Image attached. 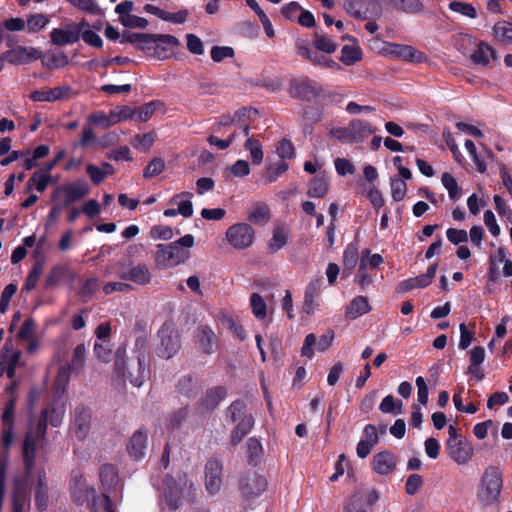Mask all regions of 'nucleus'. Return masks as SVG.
<instances>
[{"label": "nucleus", "mask_w": 512, "mask_h": 512, "mask_svg": "<svg viewBox=\"0 0 512 512\" xmlns=\"http://www.w3.org/2000/svg\"><path fill=\"white\" fill-rule=\"evenodd\" d=\"M136 361L127 363L126 346L121 345L115 352L114 368L118 374L127 378L134 387H140L150 374V346L146 336L136 338L134 345Z\"/></svg>", "instance_id": "1"}, {"label": "nucleus", "mask_w": 512, "mask_h": 512, "mask_svg": "<svg viewBox=\"0 0 512 512\" xmlns=\"http://www.w3.org/2000/svg\"><path fill=\"white\" fill-rule=\"evenodd\" d=\"M195 243L194 236L186 234L169 244H158L155 263L161 269L176 267L190 258L189 248Z\"/></svg>", "instance_id": "2"}, {"label": "nucleus", "mask_w": 512, "mask_h": 512, "mask_svg": "<svg viewBox=\"0 0 512 512\" xmlns=\"http://www.w3.org/2000/svg\"><path fill=\"white\" fill-rule=\"evenodd\" d=\"M503 488V474L499 467L485 468L477 490V499L485 506L497 504L500 501Z\"/></svg>", "instance_id": "3"}, {"label": "nucleus", "mask_w": 512, "mask_h": 512, "mask_svg": "<svg viewBox=\"0 0 512 512\" xmlns=\"http://www.w3.org/2000/svg\"><path fill=\"white\" fill-rule=\"evenodd\" d=\"M448 433L446 451L450 459L458 465L469 463L474 455L472 443L463 438L453 424H449Z\"/></svg>", "instance_id": "4"}, {"label": "nucleus", "mask_w": 512, "mask_h": 512, "mask_svg": "<svg viewBox=\"0 0 512 512\" xmlns=\"http://www.w3.org/2000/svg\"><path fill=\"white\" fill-rule=\"evenodd\" d=\"M288 93L293 99L302 102L315 100L316 104H318L321 96L324 95V87L308 76H303L292 78L289 81Z\"/></svg>", "instance_id": "5"}, {"label": "nucleus", "mask_w": 512, "mask_h": 512, "mask_svg": "<svg viewBox=\"0 0 512 512\" xmlns=\"http://www.w3.org/2000/svg\"><path fill=\"white\" fill-rule=\"evenodd\" d=\"M47 418H31L29 431L23 445V456L28 472L32 469L38 442L45 436Z\"/></svg>", "instance_id": "6"}, {"label": "nucleus", "mask_w": 512, "mask_h": 512, "mask_svg": "<svg viewBox=\"0 0 512 512\" xmlns=\"http://www.w3.org/2000/svg\"><path fill=\"white\" fill-rule=\"evenodd\" d=\"M160 344L157 355L164 359L173 358L181 348V337L172 322H165L158 330Z\"/></svg>", "instance_id": "7"}, {"label": "nucleus", "mask_w": 512, "mask_h": 512, "mask_svg": "<svg viewBox=\"0 0 512 512\" xmlns=\"http://www.w3.org/2000/svg\"><path fill=\"white\" fill-rule=\"evenodd\" d=\"M89 192L90 188L88 183L83 179H79L69 184L55 187L51 193V201L56 202L63 195L64 206L69 207L71 204L85 198Z\"/></svg>", "instance_id": "8"}, {"label": "nucleus", "mask_w": 512, "mask_h": 512, "mask_svg": "<svg viewBox=\"0 0 512 512\" xmlns=\"http://www.w3.org/2000/svg\"><path fill=\"white\" fill-rule=\"evenodd\" d=\"M346 13L358 20L380 18L382 7L378 0H344Z\"/></svg>", "instance_id": "9"}, {"label": "nucleus", "mask_w": 512, "mask_h": 512, "mask_svg": "<svg viewBox=\"0 0 512 512\" xmlns=\"http://www.w3.org/2000/svg\"><path fill=\"white\" fill-rule=\"evenodd\" d=\"M225 238L234 249L244 250L254 243L255 230L248 223H236L226 230Z\"/></svg>", "instance_id": "10"}, {"label": "nucleus", "mask_w": 512, "mask_h": 512, "mask_svg": "<svg viewBox=\"0 0 512 512\" xmlns=\"http://www.w3.org/2000/svg\"><path fill=\"white\" fill-rule=\"evenodd\" d=\"M89 24L82 20L79 23H68L64 28H54L50 32V41L57 46L74 44L79 41L82 28Z\"/></svg>", "instance_id": "11"}, {"label": "nucleus", "mask_w": 512, "mask_h": 512, "mask_svg": "<svg viewBox=\"0 0 512 512\" xmlns=\"http://www.w3.org/2000/svg\"><path fill=\"white\" fill-rule=\"evenodd\" d=\"M222 482V463L216 458L209 459L204 468V484L207 492L211 495L218 493L222 487Z\"/></svg>", "instance_id": "12"}, {"label": "nucleus", "mask_w": 512, "mask_h": 512, "mask_svg": "<svg viewBox=\"0 0 512 512\" xmlns=\"http://www.w3.org/2000/svg\"><path fill=\"white\" fill-rule=\"evenodd\" d=\"M379 498L375 489H359L351 496L344 512H367L366 507L373 506Z\"/></svg>", "instance_id": "13"}, {"label": "nucleus", "mask_w": 512, "mask_h": 512, "mask_svg": "<svg viewBox=\"0 0 512 512\" xmlns=\"http://www.w3.org/2000/svg\"><path fill=\"white\" fill-rule=\"evenodd\" d=\"M195 347L203 354H213L218 349V338L214 331L207 325H200L193 335Z\"/></svg>", "instance_id": "14"}, {"label": "nucleus", "mask_w": 512, "mask_h": 512, "mask_svg": "<svg viewBox=\"0 0 512 512\" xmlns=\"http://www.w3.org/2000/svg\"><path fill=\"white\" fill-rule=\"evenodd\" d=\"M42 52L33 47L17 46L4 52L0 59L13 65L28 64L41 58Z\"/></svg>", "instance_id": "15"}, {"label": "nucleus", "mask_w": 512, "mask_h": 512, "mask_svg": "<svg viewBox=\"0 0 512 512\" xmlns=\"http://www.w3.org/2000/svg\"><path fill=\"white\" fill-rule=\"evenodd\" d=\"M73 95V89L69 85L35 90L31 92L30 99L35 102H55L59 100L70 99Z\"/></svg>", "instance_id": "16"}, {"label": "nucleus", "mask_w": 512, "mask_h": 512, "mask_svg": "<svg viewBox=\"0 0 512 512\" xmlns=\"http://www.w3.org/2000/svg\"><path fill=\"white\" fill-rule=\"evenodd\" d=\"M436 272L437 264L435 263L427 268L426 273L400 281L396 286V292L406 293L415 288H426L432 283Z\"/></svg>", "instance_id": "17"}, {"label": "nucleus", "mask_w": 512, "mask_h": 512, "mask_svg": "<svg viewBox=\"0 0 512 512\" xmlns=\"http://www.w3.org/2000/svg\"><path fill=\"white\" fill-rule=\"evenodd\" d=\"M267 488L266 479L256 472L249 471L240 479V490L247 497L260 495Z\"/></svg>", "instance_id": "18"}, {"label": "nucleus", "mask_w": 512, "mask_h": 512, "mask_svg": "<svg viewBox=\"0 0 512 512\" xmlns=\"http://www.w3.org/2000/svg\"><path fill=\"white\" fill-rule=\"evenodd\" d=\"M148 433L145 429L136 430L126 444L128 455L135 461L142 460L146 455Z\"/></svg>", "instance_id": "19"}, {"label": "nucleus", "mask_w": 512, "mask_h": 512, "mask_svg": "<svg viewBox=\"0 0 512 512\" xmlns=\"http://www.w3.org/2000/svg\"><path fill=\"white\" fill-rule=\"evenodd\" d=\"M333 339L334 331L332 330H328L326 333L321 335L318 341L316 336L313 333H310L305 337L301 348V354L308 358H312L314 356L313 346L316 345L318 351L324 352L331 346Z\"/></svg>", "instance_id": "20"}, {"label": "nucleus", "mask_w": 512, "mask_h": 512, "mask_svg": "<svg viewBox=\"0 0 512 512\" xmlns=\"http://www.w3.org/2000/svg\"><path fill=\"white\" fill-rule=\"evenodd\" d=\"M297 54L307 60H309L312 64L325 67V68H339L338 63L333 61L332 59L327 58L325 55L321 54V51L310 48L303 41H298L296 43Z\"/></svg>", "instance_id": "21"}, {"label": "nucleus", "mask_w": 512, "mask_h": 512, "mask_svg": "<svg viewBox=\"0 0 512 512\" xmlns=\"http://www.w3.org/2000/svg\"><path fill=\"white\" fill-rule=\"evenodd\" d=\"M386 52L397 58L410 62H421L424 58V54L410 45L397 44V43H386Z\"/></svg>", "instance_id": "22"}, {"label": "nucleus", "mask_w": 512, "mask_h": 512, "mask_svg": "<svg viewBox=\"0 0 512 512\" xmlns=\"http://www.w3.org/2000/svg\"><path fill=\"white\" fill-rule=\"evenodd\" d=\"M227 389L225 386H216L209 389L205 396L199 401V411L201 413L212 412L219 403L226 397Z\"/></svg>", "instance_id": "23"}, {"label": "nucleus", "mask_w": 512, "mask_h": 512, "mask_svg": "<svg viewBox=\"0 0 512 512\" xmlns=\"http://www.w3.org/2000/svg\"><path fill=\"white\" fill-rule=\"evenodd\" d=\"M397 465L396 457L389 451H382L373 456L372 468L379 475L391 474Z\"/></svg>", "instance_id": "24"}, {"label": "nucleus", "mask_w": 512, "mask_h": 512, "mask_svg": "<svg viewBox=\"0 0 512 512\" xmlns=\"http://www.w3.org/2000/svg\"><path fill=\"white\" fill-rule=\"evenodd\" d=\"M95 490L90 487L82 476H75L71 484V497L77 504H83L89 501L90 497L94 498Z\"/></svg>", "instance_id": "25"}, {"label": "nucleus", "mask_w": 512, "mask_h": 512, "mask_svg": "<svg viewBox=\"0 0 512 512\" xmlns=\"http://www.w3.org/2000/svg\"><path fill=\"white\" fill-rule=\"evenodd\" d=\"M498 58L496 50L484 41H480L471 54L470 59L476 65L487 67L490 63V59L496 60Z\"/></svg>", "instance_id": "26"}, {"label": "nucleus", "mask_w": 512, "mask_h": 512, "mask_svg": "<svg viewBox=\"0 0 512 512\" xmlns=\"http://www.w3.org/2000/svg\"><path fill=\"white\" fill-rule=\"evenodd\" d=\"M120 278L144 286L151 281V273L145 264H138L122 272Z\"/></svg>", "instance_id": "27"}, {"label": "nucleus", "mask_w": 512, "mask_h": 512, "mask_svg": "<svg viewBox=\"0 0 512 512\" xmlns=\"http://www.w3.org/2000/svg\"><path fill=\"white\" fill-rule=\"evenodd\" d=\"M191 486V482L185 480L183 486L175 484L174 481L167 482V487L164 490V497L166 504L172 509L176 510L180 506V499L183 490Z\"/></svg>", "instance_id": "28"}, {"label": "nucleus", "mask_w": 512, "mask_h": 512, "mask_svg": "<svg viewBox=\"0 0 512 512\" xmlns=\"http://www.w3.org/2000/svg\"><path fill=\"white\" fill-rule=\"evenodd\" d=\"M349 123L354 143H362L370 135L375 133V129L365 120L353 119Z\"/></svg>", "instance_id": "29"}, {"label": "nucleus", "mask_w": 512, "mask_h": 512, "mask_svg": "<svg viewBox=\"0 0 512 512\" xmlns=\"http://www.w3.org/2000/svg\"><path fill=\"white\" fill-rule=\"evenodd\" d=\"M322 280L316 279L311 281L304 293L303 310L307 314H312L315 310V299L319 296L321 291Z\"/></svg>", "instance_id": "30"}, {"label": "nucleus", "mask_w": 512, "mask_h": 512, "mask_svg": "<svg viewBox=\"0 0 512 512\" xmlns=\"http://www.w3.org/2000/svg\"><path fill=\"white\" fill-rule=\"evenodd\" d=\"M70 276V270L66 265H55L45 278L44 288L46 290L55 288L61 281Z\"/></svg>", "instance_id": "31"}, {"label": "nucleus", "mask_w": 512, "mask_h": 512, "mask_svg": "<svg viewBox=\"0 0 512 512\" xmlns=\"http://www.w3.org/2000/svg\"><path fill=\"white\" fill-rule=\"evenodd\" d=\"M371 307L368 298L365 296L355 297L349 304L346 310V315L350 319H356L364 314L370 312Z\"/></svg>", "instance_id": "32"}, {"label": "nucleus", "mask_w": 512, "mask_h": 512, "mask_svg": "<svg viewBox=\"0 0 512 512\" xmlns=\"http://www.w3.org/2000/svg\"><path fill=\"white\" fill-rule=\"evenodd\" d=\"M140 36H144L139 38V42L136 45L138 50L143 51L146 55L152 56V52L154 50V43L156 41V37H160V40L163 43L173 42L172 38L164 36L163 34H151V33H141Z\"/></svg>", "instance_id": "33"}, {"label": "nucleus", "mask_w": 512, "mask_h": 512, "mask_svg": "<svg viewBox=\"0 0 512 512\" xmlns=\"http://www.w3.org/2000/svg\"><path fill=\"white\" fill-rule=\"evenodd\" d=\"M140 36H144L139 38V42L136 45L138 50L143 51L146 55L152 56V52L154 50V43L156 41V37H160V40L163 43L173 42L172 38L164 36L163 34H151V33H141Z\"/></svg>", "instance_id": "34"}, {"label": "nucleus", "mask_w": 512, "mask_h": 512, "mask_svg": "<svg viewBox=\"0 0 512 512\" xmlns=\"http://www.w3.org/2000/svg\"><path fill=\"white\" fill-rule=\"evenodd\" d=\"M328 190L329 184L326 176L319 174L309 182L307 195L311 198H323L328 193Z\"/></svg>", "instance_id": "35"}, {"label": "nucleus", "mask_w": 512, "mask_h": 512, "mask_svg": "<svg viewBox=\"0 0 512 512\" xmlns=\"http://www.w3.org/2000/svg\"><path fill=\"white\" fill-rule=\"evenodd\" d=\"M52 182V176L46 173L43 169L35 171L27 182V189H36L38 192L43 193L48 185Z\"/></svg>", "instance_id": "36"}, {"label": "nucleus", "mask_w": 512, "mask_h": 512, "mask_svg": "<svg viewBox=\"0 0 512 512\" xmlns=\"http://www.w3.org/2000/svg\"><path fill=\"white\" fill-rule=\"evenodd\" d=\"M193 196L190 192H182L176 194L170 200V203L177 204L178 214L182 215L185 218L191 217L193 215V204L189 200Z\"/></svg>", "instance_id": "37"}, {"label": "nucleus", "mask_w": 512, "mask_h": 512, "mask_svg": "<svg viewBox=\"0 0 512 512\" xmlns=\"http://www.w3.org/2000/svg\"><path fill=\"white\" fill-rule=\"evenodd\" d=\"M163 35L167 36L169 38H172L173 42L163 43L160 40V37H156V41L154 43V50L152 52L151 57L160 59V60L168 58L171 49L174 47H177L180 44L177 37L170 35V34H163Z\"/></svg>", "instance_id": "38"}, {"label": "nucleus", "mask_w": 512, "mask_h": 512, "mask_svg": "<svg viewBox=\"0 0 512 512\" xmlns=\"http://www.w3.org/2000/svg\"><path fill=\"white\" fill-rule=\"evenodd\" d=\"M379 410L383 414L401 415L404 413V405L401 399H397L393 395H387L382 399Z\"/></svg>", "instance_id": "39"}, {"label": "nucleus", "mask_w": 512, "mask_h": 512, "mask_svg": "<svg viewBox=\"0 0 512 512\" xmlns=\"http://www.w3.org/2000/svg\"><path fill=\"white\" fill-rule=\"evenodd\" d=\"M397 11L407 14H417L423 11V4L420 0H387Z\"/></svg>", "instance_id": "40"}, {"label": "nucleus", "mask_w": 512, "mask_h": 512, "mask_svg": "<svg viewBox=\"0 0 512 512\" xmlns=\"http://www.w3.org/2000/svg\"><path fill=\"white\" fill-rule=\"evenodd\" d=\"M495 39L502 44L512 43V23L508 21H499L493 27Z\"/></svg>", "instance_id": "41"}, {"label": "nucleus", "mask_w": 512, "mask_h": 512, "mask_svg": "<svg viewBox=\"0 0 512 512\" xmlns=\"http://www.w3.org/2000/svg\"><path fill=\"white\" fill-rule=\"evenodd\" d=\"M313 46L316 50L327 54L334 53L338 48V44L334 42L330 37L322 35L318 32L314 33Z\"/></svg>", "instance_id": "42"}, {"label": "nucleus", "mask_w": 512, "mask_h": 512, "mask_svg": "<svg viewBox=\"0 0 512 512\" xmlns=\"http://www.w3.org/2000/svg\"><path fill=\"white\" fill-rule=\"evenodd\" d=\"M288 242V234L283 227H276L273 230V236L268 242V250L275 253L282 249Z\"/></svg>", "instance_id": "43"}, {"label": "nucleus", "mask_w": 512, "mask_h": 512, "mask_svg": "<svg viewBox=\"0 0 512 512\" xmlns=\"http://www.w3.org/2000/svg\"><path fill=\"white\" fill-rule=\"evenodd\" d=\"M269 219L270 210L264 203H257L248 214V220L253 224L267 223Z\"/></svg>", "instance_id": "44"}, {"label": "nucleus", "mask_w": 512, "mask_h": 512, "mask_svg": "<svg viewBox=\"0 0 512 512\" xmlns=\"http://www.w3.org/2000/svg\"><path fill=\"white\" fill-rule=\"evenodd\" d=\"M362 59V51L358 46L345 45L341 50L340 61L346 65L351 66Z\"/></svg>", "instance_id": "45"}, {"label": "nucleus", "mask_w": 512, "mask_h": 512, "mask_svg": "<svg viewBox=\"0 0 512 512\" xmlns=\"http://www.w3.org/2000/svg\"><path fill=\"white\" fill-rule=\"evenodd\" d=\"M244 148L250 152L251 161L254 165H259L263 161L264 153L259 140L254 137H248L244 143Z\"/></svg>", "instance_id": "46"}, {"label": "nucleus", "mask_w": 512, "mask_h": 512, "mask_svg": "<svg viewBox=\"0 0 512 512\" xmlns=\"http://www.w3.org/2000/svg\"><path fill=\"white\" fill-rule=\"evenodd\" d=\"M16 383H12L5 389L3 411L1 416H14L15 404H16Z\"/></svg>", "instance_id": "47"}, {"label": "nucleus", "mask_w": 512, "mask_h": 512, "mask_svg": "<svg viewBox=\"0 0 512 512\" xmlns=\"http://www.w3.org/2000/svg\"><path fill=\"white\" fill-rule=\"evenodd\" d=\"M177 391L187 398L196 397L198 394L196 381L191 375L181 377L178 381Z\"/></svg>", "instance_id": "48"}, {"label": "nucleus", "mask_w": 512, "mask_h": 512, "mask_svg": "<svg viewBox=\"0 0 512 512\" xmlns=\"http://www.w3.org/2000/svg\"><path fill=\"white\" fill-rule=\"evenodd\" d=\"M43 269H44V261L43 260H39L33 264L31 270L29 271V273L26 277L24 287H23L24 290L31 291L36 288L39 278L43 273Z\"/></svg>", "instance_id": "49"}, {"label": "nucleus", "mask_w": 512, "mask_h": 512, "mask_svg": "<svg viewBox=\"0 0 512 512\" xmlns=\"http://www.w3.org/2000/svg\"><path fill=\"white\" fill-rule=\"evenodd\" d=\"M163 106V103L159 100H153L148 103L143 104L142 106L135 108L136 117L135 120L139 122H147L157 108Z\"/></svg>", "instance_id": "50"}, {"label": "nucleus", "mask_w": 512, "mask_h": 512, "mask_svg": "<svg viewBox=\"0 0 512 512\" xmlns=\"http://www.w3.org/2000/svg\"><path fill=\"white\" fill-rule=\"evenodd\" d=\"M247 5L258 15L263 25L266 35L271 38L275 35L271 21L265 12L261 9L256 0H246Z\"/></svg>", "instance_id": "51"}, {"label": "nucleus", "mask_w": 512, "mask_h": 512, "mask_svg": "<svg viewBox=\"0 0 512 512\" xmlns=\"http://www.w3.org/2000/svg\"><path fill=\"white\" fill-rule=\"evenodd\" d=\"M72 370L73 369L71 368V366L67 365V364L61 366L58 369V372H57V375H56V378L54 381V386H55L57 394L65 392L66 387L70 380V375H71Z\"/></svg>", "instance_id": "52"}, {"label": "nucleus", "mask_w": 512, "mask_h": 512, "mask_svg": "<svg viewBox=\"0 0 512 512\" xmlns=\"http://www.w3.org/2000/svg\"><path fill=\"white\" fill-rule=\"evenodd\" d=\"M386 429L385 425H367L364 428L362 440L369 445L375 446L378 443L379 436L386 434Z\"/></svg>", "instance_id": "53"}, {"label": "nucleus", "mask_w": 512, "mask_h": 512, "mask_svg": "<svg viewBox=\"0 0 512 512\" xmlns=\"http://www.w3.org/2000/svg\"><path fill=\"white\" fill-rule=\"evenodd\" d=\"M94 354L98 360L108 363L112 360V344L110 340L95 341Z\"/></svg>", "instance_id": "54"}, {"label": "nucleus", "mask_w": 512, "mask_h": 512, "mask_svg": "<svg viewBox=\"0 0 512 512\" xmlns=\"http://www.w3.org/2000/svg\"><path fill=\"white\" fill-rule=\"evenodd\" d=\"M323 107L319 104L316 106H305L301 111V117L304 122L316 124L323 119Z\"/></svg>", "instance_id": "55"}, {"label": "nucleus", "mask_w": 512, "mask_h": 512, "mask_svg": "<svg viewBox=\"0 0 512 512\" xmlns=\"http://www.w3.org/2000/svg\"><path fill=\"white\" fill-rule=\"evenodd\" d=\"M110 115L112 116V123L117 124L121 121L135 119L136 111L135 108L123 105L117 106L114 109L110 110Z\"/></svg>", "instance_id": "56"}, {"label": "nucleus", "mask_w": 512, "mask_h": 512, "mask_svg": "<svg viewBox=\"0 0 512 512\" xmlns=\"http://www.w3.org/2000/svg\"><path fill=\"white\" fill-rule=\"evenodd\" d=\"M100 479L105 489H111L118 482V475L114 466L107 464L101 468Z\"/></svg>", "instance_id": "57"}, {"label": "nucleus", "mask_w": 512, "mask_h": 512, "mask_svg": "<svg viewBox=\"0 0 512 512\" xmlns=\"http://www.w3.org/2000/svg\"><path fill=\"white\" fill-rule=\"evenodd\" d=\"M252 313L259 320H264L267 316V306L263 297L258 293H253L250 297Z\"/></svg>", "instance_id": "58"}, {"label": "nucleus", "mask_w": 512, "mask_h": 512, "mask_svg": "<svg viewBox=\"0 0 512 512\" xmlns=\"http://www.w3.org/2000/svg\"><path fill=\"white\" fill-rule=\"evenodd\" d=\"M359 259L358 248L355 244H348L344 250L343 264L344 269L351 272L357 265Z\"/></svg>", "instance_id": "59"}, {"label": "nucleus", "mask_w": 512, "mask_h": 512, "mask_svg": "<svg viewBox=\"0 0 512 512\" xmlns=\"http://www.w3.org/2000/svg\"><path fill=\"white\" fill-rule=\"evenodd\" d=\"M156 135L154 132L144 133V134H137L134 136L132 140V145L134 148L146 152L148 151L154 141H155Z\"/></svg>", "instance_id": "60"}, {"label": "nucleus", "mask_w": 512, "mask_h": 512, "mask_svg": "<svg viewBox=\"0 0 512 512\" xmlns=\"http://www.w3.org/2000/svg\"><path fill=\"white\" fill-rule=\"evenodd\" d=\"M289 166L285 161H280L267 166L265 180L267 183L275 182L279 176L283 175Z\"/></svg>", "instance_id": "61"}, {"label": "nucleus", "mask_w": 512, "mask_h": 512, "mask_svg": "<svg viewBox=\"0 0 512 512\" xmlns=\"http://www.w3.org/2000/svg\"><path fill=\"white\" fill-rule=\"evenodd\" d=\"M449 9L455 13H459L471 19L477 18V11L475 7L466 2L452 1L448 5Z\"/></svg>", "instance_id": "62"}, {"label": "nucleus", "mask_w": 512, "mask_h": 512, "mask_svg": "<svg viewBox=\"0 0 512 512\" xmlns=\"http://www.w3.org/2000/svg\"><path fill=\"white\" fill-rule=\"evenodd\" d=\"M253 426V418H242L232 433L231 441L238 444Z\"/></svg>", "instance_id": "63"}, {"label": "nucleus", "mask_w": 512, "mask_h": 512, "mask_svg": "<svg viewBox=\"0 0 512 512\" xmlns=\"http://www.w3.org/2000/svg\"><path fill=\"white\" fill-rule=\"evenodd\" d=\"M49 22V18L44 14H32L27 18V28L30 33H36L42 30Z\"/></svg>", "instance_id": "64"}]
</instances>
